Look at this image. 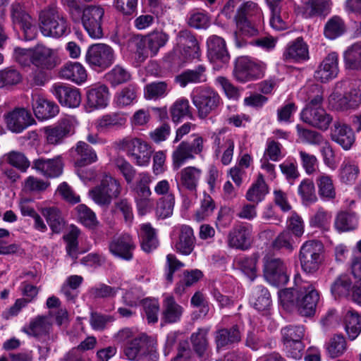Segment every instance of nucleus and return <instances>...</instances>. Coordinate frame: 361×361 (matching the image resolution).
Masks as SVG:
<instances>
[{
	"label": "nucleus",
	"instance_id": "5",
	"mask_svg": "<svg viewBox=\"0 0 361 361\" xmlns=\"http://www.w3.org/2000/svg\"><path fill=\"white\" fill-rule=\"evenodd\" d=\"M324 247L322 242L317 240L305 241L299 252L302 269L307 274L317 271L324 261Z\"/></svg>",
	"mask_w": 361,
	"mask_h": 361
},
{
	"label": "nucleus",
	"instance_id": "22",
	"mask_svg": "<svg viewBox=\"0 0 361 361\" xmlns=\"http://www.w3.org/2000/svg\"><path fill=\"white\" fill-rule=\"evenodd\" d=\"M202 176L200 168L189 166L182 169L176 176L178 188H183L190 192H196Z\"/></svg>",
	"mask_w": 361,
	"mask_h": 361
},
{
	"label": "nucleus",
	"instance_id": "41",
	"mask_svg": "<svg viewBox=\"0 0 361 361\" xmlns=\"http://www.w3.org/2000/svg\"><path fill=\"white\" fill-rule=\"evenodd\" d=\"M40 212L54 233H59L62 231L65 221L61 212L57 207H43L40 209Z\"/></svg>",
	"mask_w": 361,
	"mask_h": 361
},
{
	"label": "nucleus",
	"instance_id": "39",
	"mask_svg": "<svg viewBox=\"0 0 361 361\" xmlns=\"http://www.w3.org/2000/svg\"><path fill=\"white\" fill-rule=\"evenodd\" d=\"M338 177L341 182L345 184H353L360 173L357 164L350 158H345L341 163L338 171Z\"/></svg>",
	"mask_w": 361,
	"mask_h": 361
},
{
	"label": "nucleus",
	"instance_id": "58",
	"mask_svg": "<svg viewBox=\"0 0 361 361\" xmlns=\"http://www.w3.org/2000/svg\"><path fill=\"white\" fill-rule=\"evenodd\" d=\"M169 91V89L166 82H154L145 86L144 89V96L146 99L157 100L165 97Z\"/></svg>",
	"mask_w": 361,
	"mask_h": 361
},
{
	"label": "nucleus",
	"instance_id": "18",
	"mask_svg": "<svg viewBox=\"0 0 361 361\" xmlns=\"http://www.w3.org/2000/svg\"><path fill=\"white\" fill-rule=\"evenodd\" d=\"M300 119L305 123L323 131H326L333 121V117L324 108H303L300 112Z\"/></svg>",
	"mask_w": 361,
	"mask_h": 361
},
{
	"label": "nucleus",
	"instance_id": "50",
	"mask_svg": "<svg viewBox=\"0 0 361 361\" xmlns=\"http://www.w3.org/2000/svg\"><path fill=\"white\" fill-rule=\"evenodd\" d=\"M141 247L146 252H149L158 246L154 229L149 224H143L140 226Z\"/></svg>",
	"mask_w": 361,
	"mask_h": 361
},
{
	"label": "nucleus",
	"instance_id": "59",
	"mask_svg": "<svg viewBox=\"0 0 361 361\" xmlns=\"http://www.w3.org/2000/svg\"><path fill=\"white\" fill-rule=\"evenodd\" d=\"M259 256L253 254L250 257L242 256L237 259L236 264L239 269L247 275L251 280L256 277L257 262Z\"/></svg>",
	"mask_w": 361,
	"mask_h": 361
},
{
	"label": "nucleus",
	"instance_id": "21",
	"mask_svg": "<svg viewBox=\"0 0 361 361\" xmlns=\"http://www.w3.org/2000/svg\"><path fill=\"white\" fill-rule=\"evenodd\" d=\"M51 92L63 106L75 108L81 102V94L76 87L62 84H54L52 86Z\"/></svg>",
	"mask_w": 361,
	"mask_h": 361
},
{
	"label": "nucleus",
	"instance_id": "37",
	"mask_svg": "<svg viewBox=\"0 0 361 361\" xmlns=\"http://www.w3.org/2000/svg\"><path fill=\"white\" fill-rule=\"evenodd\" d=\"M354 283L351 276L348 274L338 276L331 285V293L334 298H348Z\"/></svg>",
	"mask_w": 361,
	"mask_h": 361
},
{
	"label": "nucleus",
	"instance_id": "25",
	"mask_svg": "<svg viewBox=\"0 0 361 361\" xmlns=\"http://www.w3.org/2000/svg\"><path fill=\"white\" fill-rule=\"evenodd\" d=\"M309 58L308 46L301 37L290 42L283 53V59L286 62H302Z\"/></svg>",
	"mask_w": 361,
	"mask_h": 361
},
{
	"label": "nucleus",
	"instance_id": "23",
	"mask_svg": "<svg viewBox=\"0 0 361 361\" xmlns=\"http://www.w3.org/2000/svg\"><path fill=\"white\" fill-rule=\"evenodd\" d=\"M331 140L343 149L348 150L355 142V137L353 129L341 121H334L331 128Z\"/></svg>",
	"mask_w": 361,
	"mask_h": 361
},
{
	"label": "nucleus",
	"instance_id": "2",
	"mask_svg": "<svg viewBox=\"0 0 361 361\" xmlns=\"http://www.w3.org/2000/svg\"><path fill=\"white\" fill-rule=\"evenodd\" d=\"M116 146L126 152L127 155L139 166H147L153 149L150 145L138 137H126L116 142Z\"/></svg>",
	"mask_w": 361,
	"mask_h": 361
},
{
	"label": "nucleus",
	"instance_id": "12",
	"mask_svg": "<svg viewBox=\"0 0 361 361\" xmlns=\"http://www.w3.org/2000/svg\"><path fill=\"white\" fill-rule=\"evenodd\" d=\"M104 9L100 6L90 5L82 11V25L92 39H101L103 35L102 19Z\"/></svg>",
	"mask_w": 361,
	"mask_h": 361
},
{
	"label": "nucleus",
	"instance_id": "38",
	"mask_svg": "<svg viewBox=\"0 0 361 361\" xmlns=\"http://www.w3.org/2000/svg\"><path fill=\"white\" fill-rule=\"evenodd\" d=\"M137 87L133 85L121 89L114 96V105L117 108H124L134 104L137 101Z\"/></svg>",
	"mask_w": 361,
	"mask_h": 361
},
{
	"label": "nucleus",
	"instance_id": "53",
	"mask_svg": "<svg viewBox=\"0 0 361 361\" xmlns=\"http://www.w3.org/2000/svg\"><path fill=\"white\" fill-rule=\"evenodd\" d=\"M283 344L302 341L305 336V329L302 325H288L281 329Z\"/></svg>",
	"mask_w": 361,
	"mask_h": 361
},
{
	"label": "nucleus",
	"instance_id": "14",
	"mask_svg": "<svg viewBox=\"0 0 361 361\" xmlns=\"http://www.w3.org/2000/svg\"><path fill=\"white\" fill-rule=\"evenodd\" d=\"M207 44L208 57L214 63V68L219 69L228 63L230 55L222 37L212 35L208 38Z\"/></svg>",
	"mask_w": 361,
	"mask_h": 361
},
{
	"label": "nucleus",
	"instance_id": "26",
	"mask_svg": "<svg viewBox=\"0 0 361 361\" xmlns=\"http://www.w3.org/2000/svg\"><path fill=\"white\" fill-rule=\"evenodd\" d=\"M32 104L35 115L40 121L51 118L59 113L57 104L37 93L32 95Z\"/></svg>",
	"mask_w": 361,
	"mask_h": 361
},
{
	"label": "nucleus",
	"instance_id": "63",
	"mask_svg": "<svg viewBox=\"0 0 361 361\" xmlns=\"http://www.w3.org/2000/svg\"><path fill=\"white\" fill-rule=\"evenodd\" d=\"M298 192L303 202L306 204H312L317 201L314 184L310 179L303 180L298 186Z\"/></svg>",
	"mask_w": 361,
	"mask_h": 361
},
{
	"label": "nucleus",
	"instance_id": "34",
	"mask_svg": "<svg viewBox=\"0 0 361 361\" xmlns=\"http://www.w3.org/2000/svg\"><path fill=\"white\" fill-rule=\"evenodd\" d=\"M240 339L241 334L238 325H233L230 329L222 328L215 332L214 341L218 350L238 343Z\"/></svg>",
	"mask_w": 361,
	"mask_h": 361
},
{
	"label": "nucleus",
	"instance_id": "60",
	"mask_svg": "<svg viewBox=\"0 0 361 361\" xmlns=\"http://www.w3.org/2000/svg\"><path fill=\"white\" fill-rule=\"evenodd\" d=\"M296 130L299 139L303 142L318 146L324 142V136L315 130L304 128L300 125H297Z\"/></svg>",
	"mask_w": 361,
	"mask_h": 361
},
{
	"label": "nucleus",
	"instance_id": "19",
	"mask_svg": "<svg viewBox=\"0 0 361 361\" xmlns=\"http://www.w3.org/2000/svg\"><path fill=\"white\" fill-rule=\"evenodd\" d=\"M338 71V55L336 52H331L320 63L314 77L316 80L325 83L334 79Z\"/></svg>",
	"mask_w": 361,
	"mask_h": 361
},
{
	"label": "nucleus",
	"instance_id": "55",
	"mask_svg": "<svg viewBox=\"0 0 361 361\" xmlns=\"http://www.w3.org/2000/svg\"><path fill=\"white\" fill-rule=\"evenodd\" d=\"M195 156L190 153L188 147V142H181L172 153V164L173 169H178L187 161L194 159Z\"/></svg>",
	"mask_w": 361,
	"mask_h": 361
},
{
	"label": "nucleus",
	"instance_id": "33",
	"mask_svg": "<svg viewBox=\"0 0 361 361\" xmlns=\"http://www.w3.org/2000/svg\"><path fill=\"white\" fill-rule=\"evenodd\" d=\"M109 100V90L104 85L92 87L87 91V104L92 109L105 108Z\"/></svg>",
	"mask_w": 361,
	"mask_h": 361
},
{
	"label": "nucleus",
	"instance_id": "3",
	"mask_svg": "<svg viewBox=\"0 0 361 361\" xmlns=\"http://www.w3.org/2000/svg\"><path fill=\"white\" fill-rule=\"evenodd\" d=\"M122 190L120 182L110 174L104 173L99 184L89 191L90 197L101 207H108L112 200L118 197Z\"/></svg>",
	"mask_w": 361,
	"mask_h": 361
},
{
	"label": "nucleus",
	"instance_id": "36",
	"mask_svg": "<svg viewBox=\"0 0 361 361\" xmlns=\"http://www.w3.org/2000/svg\"><path fill=\"white\" fill-rule=\"evenodd\" d=\"M183 307L178 304L172 295H166L163 300L162 319L166 323H175L180 321Z\"/></svg>",
	"mask_w": 361,
	"mask_h": 361
},
{
	"label": "nucleus",
	"instance_id": "46",
	"mask_svg": "<svg viewBox=\"0 0 361 361\" xmlns=\"http://www.w3.org/2000/svg\"><path fill=\"white\" fill-rule=\"evenodd\" d=\"M169 111L172 121L176 123L186 117L192 118L189 100L184 97L176 99L170 107Z\"/></svg>",
	"mask_w": 361,
	"mask_h": 361
},
{
	"label": "nucleus",
	"instance_id": "30",
	"mask_svg": "<svg viewBox=\"0 0 361 361\" xmlns=\"http://www.w3.org/2000/svg\"><path fill=\"white\" fill-rule=\"evenodd\" d=\"M59 76L75 84L82 85L87 80V73L80 63L69 61L60 68Z\"/></svg>",
	"mask_w": 361,
	"mask_h": 361
},
{
	"label": "nucleus",
	"instance_id": "32",
	"mask_svg": "<svg viewBox=\"0 0 361 361\" xmlns=\"http://www.w3.org/2000/svg\"><path fill=\"white\" fill-rule=\"evenodd\" d=\"M32 168L45 176L55 178L62 173L63 163L59 156L49 159L40 158L33 161Z\"/></svg>",
	"mask_w": 361,
	"mask_h": 361
},
{
	"label": "nucleus",
	"instance_id": "6",
	"mask_svg": "<svg viewBox=\"0 0 361 361\" xmlns=\"http://www.w3.org/2000/svg\"><path fill=\"white\" fill-rule=\"evenodd\" d=\"M85 61L92 70L102 72L114 63L115 52L113 48L106 44H93L88 47Z\"/></svg>",
	"mask_w": 361,
	"mask_h": 361
},
{
	"label": "nucleus",
	"instance_id": "28",
	"mask_svg": "<svg viewBox=\"0 0 361 361\" xmlns=\"http://www.w3.org/2000/svg\"><path fill=\"white\" fill-rule=\"evenodd\" d=\"M178 229V238L174 243V250L183 255H189L193 251L195 245L193 229L188 225H181Z\"/></svg>",
	"mask_w": 361,
	"mask_h": 361
},
{
	"label": "nucleus",
	"instance_id": "62",
	"mask_svg": "<svg viewBox=\"0 0 361 361\" xmlns=\"http://www.w3.org/2000/svg\"><path fill=\"white\" fill-rule=\"evenodd\" d=\"M4 158L8 164L23 172L26 171L30 165V161L25 154L18 151H11L4 154Z\"/></svg>",
	"mask_w": 361,
	"mask_h": 361
},
{
	"label": "nucleus",
	"instance_id": "57",
	"mask_svg": "<svg viewBox=\"0 0 361 361\" xmlns=\"http://www.w3.org/2000/svg\"><path fill=\"white\" fill-rule=\"evenodd\" d=\"M80 233V230L77 227L73 226L70 231L63 237L66 243V250L67 255L71 257L73 262H75L80 254L78 242Z\"/></svg>",
	"mask_w": 361,
	"mask_h": 361
},
{
	"label": "nucleus",
	"instance_id": "10",
	"mask_svg": "<svg viewBox=\"0 0 361 361\" xmlns=\"http://www.w3.org/2000/svg\"><path fill=\"white\" fill-rule=\"evenodd\" d=\"M329 104L338 111L354 110L361 104V80L355 81L350 90L343 94L333 93L329 97Z\"/></svg>",
	"mask_w": 361,
	"mask_h": 361
},
{
	"label": "nucleus",
	"instance_id": "45",
	"mask_svg": "<svg viewBox=\"0 0 361 361\" xmlns=\"http://www.w3.org/2000/svg\"><path fill=\"white\" fill-rule=\"evenodd\" d=\"M344 324L349 338L355 339L361 332V316L355 310H348L344 317Z\"/></svg>",
	"mask_w": 361,
	"mask_h": 361
},
{
	"label": "nucleus",
	"instance_id": "44",
	"mask_svg": "<svg viewBox=\"0 0 361 361\" xmlns=\"http://www.w3.org/2000/svg\"><path fill=\"white\" fill-rule=\"evenodd\" d=\"M250 302L258 311L267 310L271 303L269 292L263 286L255 287L252 290Z\"/></svg>",
	"mask_w": 361,
	"mask_h": 361
},
{
	"label": "nucleus",
	"instance_id": "48",
	"mask_svg": "<svg viewBox=\"0 0 361 361\" xmlns=\"http://www.w3.org/2000/svg\"><path fill=\"white\" fill-rule=\"evenodd\" d=\"M330 0H311L305 3L303 14L305 18L326 15L331 9Z\"/></svg>",
	"mask_w": 361,
	"mask_h": 361
},
{
	"label": "nucleus",
	"instance_id": "47",
	"mask_svg": "<svg viewBox=\"0 0 361 361\" xmlns=\"http://www.w3.org/2000/svg\"><path fill=\"white\" fill-rule=\"evenodd\" d=\"M343 60L347 69L361 71V44L355 43L343 52Z\"/></svg>",
	"mask_w": 361,
	"mask_h": 361
},
{
	"label": "nucleus",
	"instance_id": "24",
	"mask_svg": "<svg viewBox=\"0 0 361 361\" xmlns=\"http://www.w3.org/2000/svg\"><path fill=\"white\" fill-rule=\"evenodd\" d=\"M11 16L13 23L18 24L22 28L25 40H32L35 38L36 28L34 20L23 9L20 4L12 5Z\"/></svg>",
	"mask_w": 361,
	"mask_h": 361
},
{
	"label": "nucleus",
	"instance_id": "51",
	"mask_svg": "<svg viewBox=\"0 0 361 361\" xmlns=\"http://www.w3.org/2000/svg\"><path fill=\"white\" fill-rule=\"evenodd\" d=\"M51 326V323L48 316H37L30 322L24 331L28 335L39 336L47 334Z\"/></svg>",
	"mask_w": 361,
	"mask_h": 361
},
{
	"label": "nucleus",
	"instance_id": "40",
	"mask_svg": "<svg viewBox=\"0 0 361 361\" xmlns=\"http://www.w3.org/2000/svg\"><path fill=\"white\" fill-rule=\"evenodd\" d=\"M302 94H305L307 104L304 108L322 109L323 104V90L317 84H311L305 86L302 90Z\"/></svg>",
	"mask_w": 361,
	"mask_h": 361
},
{
	"label": "nucleus",
	"instance_id": "15",
	"mask_svg": "<svg viewBox=\"0 0 361 361\" xmlns=\"http://www.w3.org/2000/svg\"><path fill=\"white\" fill-rule=\"evenodd\" d=\"M252 226L240 224L233 227L227 237L228 245L230 247L247 250L252 245Z\"/></svg>",
	"mask_w": 361,
	"mask_h": 361
},
{
	"label": "nucleus",
	"instance_id": "9",
	"mask_svg": "<svg viewBox=\"0 0 361 361\" xmlns=\"http://www.w3.org/2000/svg\"><path fill=\"white\" fill-rule=\"evenodd\" d=\"M77 125L74 117L67 116L60 119L54 126L44 127L42 131L47 144L54 146L62 144L66 138L75 133Z\"/></svg>",
	"mask_w": 361,
	"mask_h": 361
},
{
	"label": "nucleus",
	"instance_id": "8",
	"mask_svg": "<svg viewBox=\"0 0 361 361\" xmlns=\"http://www.w3.org/2000/svg\"><path fill=\"white\" fill-rule=\"evenodd\" d=\"M267 64L261 61L241 56L236 59L233 76L240 82H246L262 78Z\"/></svg>",
	"mask_w": 361,
	"mask_h": 361
},
{
	"label": "nucleus",
	"instance_id": "7",
	"mask_svg": "<svg viewBox=\"0 0 361 361\" xmlns=\"http://www.w3.org/2000/svg\"><path fill=\"white\" fill-rule=\"evenodd\" d=\"M39 29L45 37L59 38L69 32L66 20L53 8L39 13Z\"/></svg>",
	"mask_w": 361,
	"mask_h": 361
},
{
	"label": "nucleus",
	"instance_id": "29",
	"mask_svg": "<svg viewBox=\"0 0 361 361\" xmlns=\"http://www.w3.org/2000/svg\"><path fill=\"white\" fill-rule=\"evenodd\" d=\"M127 122L126 114L123 112H112L104 114L95 122L99 132L104 133L110 130H118L123 128Z\"/></svg>",
	"mask_w": 361,
	"mask_h": 361
},
{
	"label": "nucleus",
	"instance_id": "20",
	"mask_svg": "<svg viewBox=\"0 0 361 361\" xmlns=\"http://www.w3.org/2000/svg\"><path fill=\"white\" fill-rule=\"evenodd\" d=\"M7 128L12 132L19 133L35 123L31 114L25 109H16L4 116Z\"/></svg>",
	"mask_w": 361,
	"mask_h": 361
},
{
	"label": "nucleus",
	"instance_id": "1",
	"mask_svg": "<svg viewBox=\"0 0 361 361\" xmlns=\"http://www.w3.org/2000/svg\"><path fill=\"white\" fill-rule=\"evenodd\" d=\"M123 353L132 361H157V341L146 334H138L123 348Z\"/></svg>",
	"mask_w": 361,
	"mask_h": 361
},
{
	"label": "nucleus",
	"instance_id": "27",
	"mask_svg": "<svg viewBox=\"0 0 361 361\" xmlns=\"http://www.w3.org/2000/svg\"><path fill=\"white\" fill-rule=\"evenodd\" d=\"M214 145L216 147L215 152L219 154L221 152L223 148V154L221 157V163L227 166L231 164L233 159V151L235 147V142L231 136L225 137L221 131L218 133H214L212 135Z\"/></svg>",
	"mask_w": 361,
	"mask_h": 361
},
{
	"label": "nucleus",
	"instance_id": "4",
	"mask_svg": "<svg viewBox=\"0 0 361 361\" xmlns=\"http://www.w3.org/2000/svg\"><path fill=\"white\" fill-rule=\"evenodd\" d=\"M191 99L200 118H207L220 106L221 99L213 88L201 86L193 90Z\"/></svg>",
	"mask_w": 361,
	"mask_h": 361
},
{
	"label": "nucleus",
	"instance_id": "56",
	"mask_svg": "<svg viewBox=\"0 0 361 361\" xmlns=\"http://www.w3.org/2000/svg\"><path fill=\"white\" fill-rule=\"evenodd\" d=\"M334 226L339 231H348L357 226V218L354 213L341 212L335 219Z\"/></svg>",
	"mask_w": 361,
	"mask_h": 361
},
{
	"label": "nucleus",
	"instance_id": "17",
	"mask_svg": "<svg viewBox=\"0 0 361 361\" xmlns=\"http://www.w3.org/2000/svg\"><path fill=\"white\" fill-rule=\"evenodd\" d=\"M135 244L132 237L123 233L114 237L109 244V250L114 257L130 261L133 257Z\"/></svg>",
	"mask_w": 361,
	"mask_h": 361
},
{
	"label": "nucleus",
	"instance_id": "42",
	"mask_svg": "<svg viewBox=\"0 0 361 361\" xmlns=\"http://www.w3.org/2000/svg\"><path fill=\"white\" fill-rule=\"evenodd\" d=\"M268 192L269 189L265 183L264 176L259 173L256 181L252 183L247 191L245 197L247 201L257 204L264 199Z\"/></svg>",
	"mask_w": 361,
	"mask_h": 361
},
{
	"label": "nucleus",
	"instance_id": "31",
	"mask_svg": "<svg viewBox=\"0 0 361 361\" xmlns=\"http://www.w3.org/2000/svg\"><path fill=\"white\" fill-rule=\"evenodd\" d=\"M71 156L74 159L75 165L82 167L97 160V156L94 149L86 142L80 141L75 147L71 149Z\"/></svg>",
	"mask_w": 361,
	"mask_h": 361
},
{
	"label": "nucleus",
	"instance_id": "61",
	"mask_svg": "<svg viewBox=\"0 0 361 361\" xmlns=\"http://www.w3.org/2000/svg\"><path fill=\"white\" fill-rule=\"evenodd\" d=\"M22 80V75L16 68L8 67L0 71V88L13 86Z\"/></svg>",
	"mask_w": 361,
	"mask_h": 361
},
{
	"label": "nucleus",
	"instance_id": "43",
	"mask_svg": "<svg viewBox=\"0 0 361 361\" xmlns=\"http://www.w3.org/2000/svg\"><path fill=\"white\" fill-rule=\"evenodd\" d=\"M176 80L182 87L190 82H206V68L203 65H199L195 69L184 71L176 77Z\"/></svg>",
	"mask_w": 361,
	"mask_h": 361
},
{
	"label": "nucleus",
	"instance_id": "35",
	"mask_svg": "<svg viewBox=\"0 0 361 361\" xmlns=\"http://www.w3.org/2000/svg\"><path fill=\"white\" fill-rule=\"evenodd\" d=\"M238 30L235 31L233 37L237 47L240 48L246 44L245 37H252L257 33V29L247 18H235Z\"/></svg>",
	"mask_w": 361,
	"mask_h": 361
},
{
	"label": "nucleus",
	"instance_id": "52",
	"mask_svg": "<svg viewBox=\"0 0 361 361\" xmlns=\"http://www.w3.org/2000/svg\"><path fill=\"white\" fill-rule=\"evenodd\" d=\"M209 328H200L196 332L192 334L190 341L195 353L200 357L203 356L208 348L209 342L207 335Z\"/></svg>",
	"mask_w": 361,
	"mask_h": 361
},
{
	"label": "nucleus",
	"instance_id": "13",
	"mask_svg": "<svg viewBox=\"0 0 361 361\" xmlns=\"http://www.w3.org/2000/svg\"><path fill=\"white\" fill-rule=\"evenodd\" d=\"M319 300V295L314 285L307 281L302 282L299 286L298 312L305 317L313 315Z\"/></svg>",
	"mask_w": 361,
	"mask_h": 361
},
{
	"label": "nucleus",
	"instance_id": "11",
	"mask_svg": "<svg viewBox=\"0 0 361 361\" xmlns=\"http://www.w3.org/2000/svg\"><path fill=\"white\" fill-rule=\"evenodd\" d=\"M263 273L267 281L274 285H284L289 280L283 260L269 255L263 258Z\"/></svg>",
	"mask_w": 361,
	"mask_h": 361
},
{
	"label": "nucleus",
	"instance_id": "16",
	"mask_svg": "<svg viewBox=\"0 0 361 361\" xmlns=\"http://www.w3.org/2000/svg\"><path fill=\"white\" fill-rule=\"evenodd\" d=\"M58 56L55 49L38 44L33 48L32 65L37 70L49 71L57 66Z\"/></svg>",
	"mask_w": 361,
	"mask_h": 361
},
{
	"label": "nucleus",
	"instance_id": "64",
	"mask_svg": "<svg viewBox=\"0 0 361 361\" xmlns=\"http://www.w3.org/2000/svg\"><path fill=\"white\" fill-rule=\"evenodd\" d=\"M169 35L163 32H152L147 37V47L156 55L160 48L164 47L169 41Z\"/></svg>",
	"mask_w": 361,
	"mask_h": 361
},
{
	"label": "nucleus",
	"instance_id": "54",
	"mask_svg": "<svg viewBox=\"0 0 361 361\" xmlns=\"http://www.w3.org/2000/svg\"><path fill=\"white\" fill-rule=\"evenodd\" d=\"M105 77L111 86L116 87L130 81L131 74L123 66L116 65L106 74Z\"/></svg>",
	"mask_w": 361,
	"mask_h": 361
},
{
	"label": "nucleus",
	"instance_id": "49",
	"mask_svg": "<svg viewBox=\"0 0 361 361\" xmlns=\"http://www.w3.org/2000/svg\"><path fill=\"white\" fill-rule=\"evenodd\" d=\"M319 196L325 200H331L336 197V190L331 176L321 173L316 179Z\"/></svg>",
	"mask_w": 361,
	"mask_h": 361
}]
</instances>
